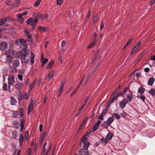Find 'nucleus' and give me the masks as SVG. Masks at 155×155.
<instances>
[{
	"label": "nucleus",
	"instance_id": "f257e3e1",
	"mask_svg": "<svg viewBox=\"0 0 155 155\" xmlns=\"http://www.w3.org/2000/svg\"><path fill=\"white\" fill-rule=\"evenodd\" d=\"M27 23L28 24L31 25L32 28L34 29L36 26L37 21L36 19H33L32 18H30L27 19Z\"/></svg>",
	"mask_w": 155,
	"mask_h": 155
},
{
	"label": "nucleus",
	"instance_id": "f03ea898",
	"mask_svg": "<svg viewBox=\"0 0 155 155\" xmlns=\"http://www.w3.org/2000/svg\"><path fill=\"white\" fill-rule=\"evenodd\" d=\"M15 80L14 76L12 74H9L8 78V84L9 89L10 88L11 85L15 82Z\"/></svg>",
	"mask_w": 155,
	"mask_h": 155
},
{
	"label": "nucleus",
	"instance_id": "7ed1b4c3",
	"mask_svg": "<svg viewBox=\"0 0 155 155\" xmlns=\"http://www.w3.org/2000/svg\"><path fill=\"white\" fill-rule=\"evenodd\" d=\"M20 59L18 58H15L13 59L12 62V66L14 67V69L15 70V68L18 67L20 65Z\"/></svg>",
	"mask_w": 155,
	"mask_h": 155
},
{
	"label": "nucleus",
	"instance_id": "20e7f679",
	"mask_svg": "<svg viewBox=\"0 0 155 155\" xmlns=\"http://www.w3.org/2000/svg\"><path fill=\"white\" fill-rule=\"evenodd\" d=\"M29 54L27 53H25L23 55L21 60L22 63L26 64L28 62L29 60Z\"/></svg>",
	"mask_w": 155,
	"mask_h": 155
},
{
	"label": "nucleus",
	"instance_id": "39448f33",
	"mask_svg": "<svg viewBox=\"0 0 155 155\" xmlns=\"http://www.w3.org/2000/svg\"><path fill=\"white\" fill-rule=\"evenodd\" d=\"M26 41L23 39L21 38L17 40L16 41V44L20 45H23L25 47L27 46V45L26 44Z\"/></svg>",
	"mask_w": 155,
	"mask_h": 155
},
{
	"label": "nucleus",
	"instance_id": "423d86ee",
	"mask_svg": "<svg viewBox=\"0 0 155 155\" xmlns=\"http://www.w3.org/2000/svg\"><path fill=\"white\" fill-rule=\"evenodd\" d=\"M33 15L34 17V19H36L37 22L38 21V18H40L41 19H42L43 18V16L41 12L35 13L33 14Z\"/></svg>",
	"mask_w": 155,
	"mask_h": 155
},
{
	"label": "nucleus",
	"instance_id": "0eeeda50",
	"mask_svg": "<svg viewBox=\"0 0 155 155\" xmlns=\"http://www.w3.org/2000/svg\"><path fill=\"white\" fill-rule=\"evenodd\" d=\"M8 47L7 44L5 42H2L0 43V50L3 51L7 49Z\"/></svg>",
	"mask_w": 155,
	"mask_h": 155
},
{
	"label": "nucleus",
	"instance_id": "6e6552de",
	"mask_svg": "<svg viewBox=\"0 0 155 155\" xmlns=\"http://www.w3.org/2000/svg\"><path fill=\"white\" fill-rule=\"evenodd\" d=\"M127 101L126 99H123L121 101H120L119 103V105H120V108L123 109L125 107L127 104Z\"/></svg>",
	"mask_w": 155,
	"mask_h": 155
},
{
	"label": "nucleus",
	"instance_id": "1a4fd4ad",
	"mask_svg": "<svg viewBox=\"0 0 155 155\" xmlns=\"http://www.w3.org/2000/svg\"><path fill=\"white\" fill-rule=\"evenodd\" d=\"M134 97L133 94H127L126 95V100L127 103L129 102H130L133 100Z\"/></svg>",
	"mask_w": 155,
	"mask_h": 155
},
{
	"label": "nucleus",
	"instance_id": "9d476101",
	"mask_svg": "<svg viewBox=\"0 0 155 155\" xmlns=\"http://www.w3.org/2000/svg\"><path fill=\"white\" fill-rule=\"evenodd\" d=\"M79 155H89V153L87 150H84L83 148L80 149L79 150Z\"/></svg>",
	"mask_w": 155,
	"mask_h": 155
},
{
	"label": "nucleus",
	"instance_id": "9b49d317",
	"mask_svg": "<svg viewBox=\"0 0 155 155\" xmlns=\"http://www.w3.org/2000/svg\"><path fill=\"white\" fill-rule=\"evenodd\" d=\"M14 53L12 49H9L6 51V55L8 57H12L14 54Z\"/></svg>",
	"mask_w": 155,
	"mask_h": 155
},
{
	"label": "nucleus",
	"instance_id": "f8f14e48",
	"mask_svg": "<svg viewBox=\"0 0 155 155\" xmlns=\"http://www.w3.org/2000/svg\"><path fill=\"white\" fill-rule=\"evenodd\" d=\"M13 58L12 57H7L6 58V61L5 63L7 64L10 65L11 63L12 62Z\"/></svg>",
	"mask_w": 155,
	"mask_h": 155
},
{
	"label": "nucleus",
	"instance_id": "ddd939ff",
	"mask_svg": "<svg viewBox=\"0 0 155 155\" xmlns=\"http://www.w3.org/2000/svg\"><path fill=\"white\" fill-rule=\"evenodd\" d=\"M155 81V79L153 77L150 78L148 80L147 84L149 86H152Z\"/></svg>",
	"mask_w": 155,
	"mask_h": 155
},
{
	"label": "nucleus",
	"instance_id": "4468645a",
	"mask_svg": "<svg viewBox=\"0 0 155 155\" xmlns=\"http://www.w3.org/2000/svg\"><path fill=\"white\" fill-rule=\"evenodd\" d=\"M84 150H87L90 145V143L88 141H86V142H84Z\"/></svg>",
	"mask_w": 155,
	"mask_h": 155
},
{
	"label": "nucleus",
	"instance_id": "2eb2a0df",
	"mask_svg": "<svg viewBox=\"0 0 155 155\" xmlns=\"http://www.w3.org/2000/svg\"><path fill=\"white\" fill-rule=\"evenodd\" d=\"M114 117L112 116L109 117L107 121H106L107 122V124H108V125H110V124L112 123L114 120Z\"/></svg>",
	"mask_w": 155,
	"mask_h": 155
},
{
	"label": "nucleus",
	"instance_id": "dca6fc26",
	"mask_svg": "<svg viewBox=\"0 0 155 155\" xmlns=\"http://www.w3.org/2000/svg\"><path fill=\"white\" fill-rule=\"evenodd\" d=\"M15 87L18 89H21L24 86V84H23L20 83L18 82L16 83L14 85Z\"/></svg>",
	"mask_w": 155,
	"mask_h": 155
},
{
	"label": "nucleus",
	"instance_id": "f3484780",
	"mask_svg": "<svg viewBox=\"0 0 155 155\" xmlns=\"http://www.w3.org/2000/svg\"><path fill=\"white\" fill-rule=\"evenodd\" d=\"M18 100L19 101L22 100L23 98V94L20 91H19L18 93Z\"/></svg>",
	"mask_w": 155,
	"mask_h": 155
},
{
	"label": "nucleus",
	"instance_id": "a211bd4d",
	"mask_svg": "<svg viewBox=\"0 0 155 155\" xmlns=\"http://www.w3.org/2000/svg\"><path fill=\"white\" fill-rule=\"evenodd\" d=\"M113 136V134L111 132H109L107 135L106 137V138H107L108 140H111Z\"/></svg>",
	"mask_w": 155,
	"mask_h": 155
},
{
	"label": "nucleus",
	"instance_id": "6ab92c4d",
	"mask_svg": "<svg viewBox=\"0 0 155 155\" xmlns=\"http://www.w3.org/2000/svg\"><path fill=\"white\" fill-rule=\"evenodd\" d=\"M10 104L12 105H13L15 104L16 103V100L15 99L12 97H11V99L10 101Z\"/></svg>",
	"mask_w": 155,
	"mask_h": 155
},
{
	"label": "nucleus",
	"instance_id": "aec40b11",
	"mask_svg": "<svg viewBox=\"0 0 155 155\" xmlns=\"http://www.w3.org/2000/svg\"><path fill=\"white\" fill-rule=\"evenodd\" d=\"M54 75V71H51L48 75V78L49 80H51V79L52 78V77Z\"/></svg>",
	"mask_w": 155,
	"mask_h": 155
},
{
	"label": "nucleus",
	"instance_id": "412c9836",
	"mask_svg": "<svg viewBox=\"0 0 155 155\" xmlns=\"http://www.w3.org/2000/svg\"><path fill=\"white\" fill-rule=\"evenodd\" d=\"M54 63V61L52 60L50 63H49L47 66V68L48 69H49L51 68L53 66V64Z\"/></svg>",
	"mask_w": 155,
	"mask_h": 155
},
{
	"label": "nucleus",
	"instance_id": "4be33fe9",
	"mask_svg": "<svg viewBox=\"0 0 155 155\" xmlns=\"http://www.w3.org/2000/svg\"><path fill=\"white\" fill-rule=\"evenodd\" d=\"M10 88L9 89L8 86L7 87V84H6L4 83L3 84V90L5 91H9L10 90Z\"/></svg>",
	"mask_w": 155,
	"mask_h": 155
},
{
	"label": "nucleus",
	"instance_id": "5701e85b",
	"mask_svg": "<svg viewBox=\"0 0 155 155\" xmlns=\"http://www.w3.org/2000/svg\"><path fill=\"white\" fill-rule=\"evenodd\" d=\"M145 90V89L144 88L140 87L139 88L138 92V93L142 94L144 92Z\"/></svg>",
	"mask_w": 155,
	"mask_h": 155
},
{
	"label": "nucleus",
	"instance_id": "b1692460",
	"mask_svg": "<svg viewBox=\"0 0 155 155\" xmlns=\"http://www.w3.org/2000/svg\"><path fill=\"white\" fill-rule=\"evenodd\" d=\"M19 139L20 146H21L22 145V142L24 140V137L22 134H20Z\"/></svg>",
	"mask_w": 155,
	"mask_h": 155
},
{
	"label": "nucleus",
	"instance_id": "393cba45",
	"mask_svg": "<svg viewBox=\"0 0 155 155\" xmlns=\"http://www.w3.org/2000/svg\"><path fill=\"white\" fill-rule=\"evenodd\" d=\"M6 22V19L5 18L0 19V25L2 26Z\"/></svg>",
	"mask_w": 155,
	"mask_h": 155
},
{
	"label": "nucleus",
	"instance_id": "a878e982",
	"mask_svg": "<svg viewBox=\"0 0 155 155\" xmlns=\"http://www.w3.org/2000/svg\"><path fill=\"white\" fill-rule=\"evenodd\" d=\"M87 120V119H86V118L84 119V120L83 121H82V122L81 123V124L79 128V129L78 130V131H80L81 129L83 127V126L85 124V122Z\"/></svg>",
	"mask_w": 155,
	"mask_h": 155
},
{
	"label": "nucleus",
	"instance_id": "bb28decb",
	"mask_svg": "<svg viewBox=\"0 0 155 155\" xmlns=\"http://www.w3.org/2000/svg\"><path fill=\"white\" fill-rule=\"evenodd\" d=\"M29 94L28 93H25L23 94V98L25 99L28 100L29 97Z\"/></svg>",
	"mask_w": 155,
	"mask_h": 155
},
{
	"label": "nucleus",
	"instance_id": "cd10ccee",
	"mask_svg": "<svg viewBox=\"0 0 155 155\" xmlns=\"http://www.w3.org/2000/svg\"><path fill=\"white\" fill-rule=\"evenodd\" d=\"M38 29L41 31L45 32L48 31V29L45 27L42 26H39L38 28Z\"/></svg>",
	"mask_w": 155,
	"mask_h": 155
},
{
	"label": "nucleus",
	"instance_id": "c85d7f7f",
	"mask_svg": "<svg viewBox=\"0 0 155 155\" xmlns=\"http://www.w3.org/2000/svg\"><path fill=\"white\" fill-rule=\"evenodd\" d=\"M43 54L42 53L41 54V61L42 62H43L45 64L48 61V59L47 58H45L44 59H43Z\"/></svg>",
	"mask_w": 155,
	"mask_h": 155
},
{
	"label": "nucleus",
	"instance_id": "c756f323",
	"mask_svg": "<svg viewBox=\"0 0 155 155\" xmlns=\"http://www.w3.org/2000/svg\"><path fill=\"white\" fill-rule=\"evenodd\" d=\"M25 35L29 39H31V36L29 32L27 31H25Z\"/></svg>",
	"mask_w": 155,
	"mask_h": 155
},
{
	"label": "nucleus",
	"instance_id": "7c9ffc66",
	"mask_svg": "<svg viewBox=\"0 0 155 155\" xmlns=\"http://www.w3.org/2000/svg\"><path fill=\"white\" fill-rule=\"evenodd\" d=\"M12 116L14 118H17L18 116V112L17 111H14L12 114Z\"/></svg>",
	"mask_w": 155,
	"mask_h": 155
},
{
	"label": "nucleus",
	"instance_id": "2f4dec72",
	"mask_svg": "<svg viewBox=\"0 0 155 155\" xmlns=\"http://www.w3.org/2000/svg\"><path fill=\"white\" fill-rule=\"evenodd\" d=\"M148 91L149 93H150L152 96H153L155 95V90L154 89L152 88Z\"/></svg>",
	"mask_w": 155,
	"mask_h": 155
},
{
	"label": "nucleus",
	"instance_id": "473e14b6",
	"mask_svg": "<svg viewBox=\"0 0 155 155\" xmlns=\"http://www.w3.org/2000/svg\"><path fill=\"white\" fill-rule=\"evenodd\" d=\"M17 16L18 18H19L20 19L21 22V23L23 22L24 21V19L22 18V15L21 14H18L17 15Z\"/></svg>",
	"mask_w": 155,
	"mask_h": 155
},
{
	"label": "nucleus",
	"instance_id": "72a5a7b5",
	"mask_svg": "<svg viewBox=\"0 0 155 155\" xmlns=\"http://www.w3.org/2000/svg\"><path fill=\"white\" fill-rule=\"evenodd\" d=\"M127 89L128 88L126 87L124 89V91H123L120 92L119 93L120 96H122L126 93L127 91Z\"/></svg>",
	"mask_w": 155,
	"mask_h": 155
},
{
	"label": "nucleus",
	"instance_id": "f704fd0d",
	"mask_svg": "<svg viewBox=\"0 0 155 155\" xmlns=\"http://www.w3.org/2000/svg\"><path fill=\"white\" fill-rule=\"evenodd\" d=\"M100 140L102 143H104L105 144H107L108 142L107 140L104 137H102Z\"/></svg>",
	"mask_w": 155,
	"mask_h": 155
},
{
	"label": "nucleus",
	"instance_id": "c9c22d12",
	"mask_svg": "<svg viewBox=\"0 0 155 155\" xmlns=\"http://www.w3.org/2000/svg\"><path fill=\"white\" fill-rule=\"evenodd\" d=\"M110 125H108V124H107V122L106 121L104 122V123L102 124V126L104 127V128H107Z\"/></svg>",
	"mask_w": 155,
	"mask_h": 155
},
{
	"label": "nucleus",
	"instance_id": "e433bc0d",
	"mask_svg": "<svg viewBox=\"0 0 155 155\" xmlns=\"http://www.w3.org/2000/svg\"><path fill=\"white\" fill-rule=\"evenodd\" d=\"M32 107H33L29 105H28V114H29L30 112L32 111Z\"/></svg>",
	"mask_w": 155,
	"mask_h": 155
},
{
	"label": "nucleus",
	"instance_id": "4c0bfd02",
	"mask_svg": "<svg viewBox=\"0 0 155 155\" xmlns=\"http://www.w3.org/2000/svg\"><path fill=\"white\" fill-rule=\"evenodd\" d=\"M35 81L32 82L29 86V90H31L34 86Z\"/></svg>",
	"mask_w": 155,
	"mask_h": 155
},
{
	"label": "nucleus",
	"instance_id": "58836bf2",
	"mask_svg": "<svg viewBox=\"0 0 155 155\" xmlns=\"http://www.w3.org/2000/svg\"><path fill=\"white\" fill-rule=\"evenodd\" d=\"M12 135L11 137L13 139L15 138H16V137L17 135V132L15 131H13L12 132Z\"/></svg>",
	"mask_w": 155,
	"mask_h": 155
},
{
	"label": "nucleus",
	"instance_id": "ea45409f",
	"mask_svg": "<svg viewBox=\"0 0 155 155\" xmlns=\"http://www.w3.org/2000/svg\"><path fill=\"white\" fill-rule=\"evenodd\" d=\"M35 58V55L33 53L31 54V64H32L34 63V58Z\"/></svg>",
	"mask_w": 155,
	"mask_h": 155
},
{
	"label": "nucleus",
	"instance_id": "a19ab883",
	"mask_svg": "<svg viewBox=\"0 0 155 155\" xmlns=\"http://www.w3.org/2000/svg\"><path fill=\"white\" fill-rule=\"evenodd\" d=\"M99 126V125H98L97 124H95L94 125L93 128L92 129V131H95L98 128Z\"/></svg>",
	"mask_w": 155,
	"mask_h": 155
},
{
	"label": "nucleus",
	"instance_id": "79ce46f5",
	"mask_svg": "<svg viewBox=\"0 0 155 155\" xmlns=\"http://www.w3.org/2000/svg\"><path fill=\"white\" fill-rule=\"evenodd\" d=\"M114 117V116L117 119H119L120 118V116L118 114L116 113H114L112 115Z\"/></svg>",
	"mask_w": 155,
	"mask_h": 155
},
{
	"label": "nucleus",
	"instance_id": "37998d69",
	"mask_svg": "<svg viewBox=\"0 0 155 155\" xmlns=\"http://www.w3.org/2000/svg\"><path fill=\"white\" fill-rule=\"evenodd\" d=\"M93 74V71L91 72L90 74H89L87 77V78L86 79V82L87 83L89 79H90V78L91 77Z\"/></svg>",
	"mask_w": 155,
	"mask_h": 155
},
{
	"label": "nucleus",
	"instance_id": "c03bdc74",
	"mask_svg": "<svg viewBox=\"0 0 155 155\" xmlns=\"http://www.w3.org/2000/svg\"><path fill=\"white\" fill-rule=\"evenodd\" d=\"M29 135V133L28 131H26L25 133V139L26 140H27L28 139Z\"/></svg>",
	"mask_w": 155,
	"mask_h": 155
},
{
	"label": "nucleus",
	"instance_id": "a18cd8bd",
	"mask_svg": "<svg viewBox=\"0 0 155 155\" xmlns=\"http://www.w3.org/2000/svg\"><path fill=\"white\" fill-rule=\"evenodd\" d=\"M25 123V120L24 119H21L20 123V127H24V125Z\"/></svg>",
	"mask_w": 155,
	"mask_h": 155
},
{
	"label": "nucleus",
	"instance_id": "49530a36",
	"mask_svg": "<svg viewBox=\"0 0 155 155\" xmlns=\"http://www.w3.org/2000/svg\"><path fill=\"white\" fill-rule=\"evenodd\" d=\"M46 135V132H45L43 133L41 136L40 138H41V140H42V141H43V140H44V139Z\"/></svg>",
	"mask_w": 155,
	"mask_h": 155
},
{
	"label": "nucleus",
	"instance_id": "de8ad7c7",
	"mask_svg": "<svg viewBox=\"0 0 155 155\" xmlns=\"http://www.w3.org/2000/svg\"><path fill=\"white\" fill-rule=\"evenodd\" d=\"M87 139V137H86V135L84 136L82 138L81 141L83 142H86V141H85Z\"/></svg>",
	"mask_w": 155,
	"mask_h": 155
},
{
	"label": "nucleus",
	"instance_id": "09e8293b",
	"mask_svg": "<svg viewBox=\"0 0 155 155\" xmlns=\"http://www.w3.org/2000/svg\"><path fill=\"white\" fill-rule=\"evenodd\" d=\"M41 2V0H37L34 4L35 6H38L40 4Z\"/></svg>",
	"mask_w": 155,
	"mask_h": 155
},
{
	"label": "nucleus",
	"instance_id": "8fccbe9b",
	"mask_svg": "<svg viewBox=\"0 0 155 155\" xmlns=\"http://www.w3.org/2000/svg\"><path fill=\"white\" fill-rule=\"evenodd\" d=\"M120 96V94L119 93H118L117 94L114 95V97H113L112 98L113 100H114V101H115L117 98L119 97Z\"/></svg>",
	"mask_w": 155,
	"mask_h": 155
},
{
	"label": "nucleus",
	"instance_id": "3c124183",
	"mask_svg": "<svg viewBox=\"0 0 155 155\" xmlns=\"http://www.w3.org/2000/svg\"><path fill=\"white\" fill-rule=\"evenodd\" d=\"M137 48H136L135 46L134 47V48H133L131 52V54H133L137 50Z\"/></svg>",
	"mask_w": 155,
	"mask_h": 155
},
{
	"label": "nucleus",
	"instance_id": "603ef678",
	"mask_svg": "<svg viewBox=\"0 0 155 155\" xmlns=\"http://www.w3.org/2000/svg\"><path fill=\"white\" fill-rule=\"evenodd\" d=\"M19 114L21 116H22L23 114V108H21L19 110Z\"/></svg>",
	"mask_w": 155,
	"mask_h": 155
},
{
	"label": "nucleus",
	"instance_id": "864d4df0",
	"mask_svg": "<svg viewBox=\"0 0 155 155\" xmlns=\"http://www.w3.org/2000/svg\"><path fill=\"white\" fill-rule=\"evenodd\" d=\"M18 79L21 81H22L23 80V76L21 74H18Z\"/></svg>",
	"mask_w": 155,
	"mask_h": 155
},
{
	"label": "nucleus",
	"instance_id": "5fc2aeb1",
	"mask_svg": "<svg viewBox=\"0 0 155 155\" xmlns=\"http://www.w3.org/2000/svg\"><path fill=\"white\" fill-rule=\"evenodd\" d=\"M115 101H114V100H113L112 98H111L109 101L107 103V105L108 104H110L111 103H113ZM109 106H108V105H107V107H108Z\"/></svg>",
	"mask_w": 155,
	"mask_h": 155
},
{
	"label": "nucleus",
	"instance_id": "6e6d98bb",
	"mask_svg": "<svg viewBox=\"0 0 155 155\" xmlns=\"http://www.w3.org/2000/svg\"><path fill=\"white\" fill-rule=\"evenodd\" d=\"M63 0H57V4L61 5L62 3Z\"/></svg>",
	"mask_w": 155,
	"mask_h": 155
},
{
	"label": "nucleus",
	"instance_id": "4d7b16f0",
	"mask_svg": "<svg viewBox=\"0 0 155 155\" xmlns=\"http://www.w3.org/2000/svg\"><path fill=\"white\" fill-rule=\"evenodd\" d=\"M118 91V89H116L114 91L112 92L111 94V96L114 95V94H116Z\"/></svg>",
	"mask_w": 155,
	"mask_h": 155
},
{
	"label": "nucleus",
	"instance_id": "13d9d810",
	"mask_svg": "<svg viewBox=\"0 0 155 155\" xmlns=\"http://www.w3.org/2000/svg\"><path fill=\"white\" fill-rule=\"evenodd\" d=\"M140 99H141L143 102H144L146 98L142 94Z\"/></svg>",
	"mask_w": 155,
	"mask_h": 155
},
{
	"label": "nucleus",
	"instance_id": "bf43d9fd",
	"mask_svg": "<svg viewBox=\"0 0 155 155\" xmlns=\"http://www.w3.org/2000/svg\"><path fill=\"white\" fill-rule=\"evenodd\" d=\"M58 59L60 63H62L63 62L62 59V57L61 55H59L58 56Z\"/></svg>",
	"mask_w": 155,
	"mask_h": 155
},
{
	"label": "nucleus",
	"instance_id": "052dcab7",
	"mask_svg": "<svg viewBox=\"0 0 155 155\" xmlns=\"http://www.w3.org/2000/svg\"><path fill=\"white\" fill-rule=\"evenodd\" d=\"M6 19L7 21H11L12 20V18L11 17H7L5 18Z\"/></svg>",
	"mask_w": 155,
	"mask_h": 155
},
{
	"label": "nucleus",
	"instance_id": "680f3d73",
	"mask_svg": "<svg viewBox=\"0 0 155 155\" xmlns=\"http://www.w3.org/2000/svg\"><path fill=\"white\" fill-rule=\"evenodd\" d=\"M98 20V18L97 16H94L93 20L94 23H96Z\"/></svg>",
	"mask_w": 155,
	"mask_h": 155
},
{
	"label": "nucleus",
	"instance_id": "e2e57ef3",
	"mask_svg": "<svg viewBox=\"0 0 155 155\" xmlns=\"http://www.w3.org/2000/svg\"><path fill=\"white\" fill-rule=\"evenodd\" d=\"M98 56V52H97V53H96V54L94 58L92 60V62H93L94 61H95L96 60Z\"/></svg>",
	"mask_w": 155,
	"mask_h": 155
},
{
	"label": "nucleus",
	"instance_id": "0e129e2a",
	"mask_svg": "<svg viewBox=\"0 0 155 155\" xmlns=\"http://www.w3.org/2000/svg\"><path fill=\"white\" fill-rule=\"evenodd\" d=\"M141 42L140 41H139L137 44L135 46L136 48L138 49L141 44Z\"/></svg>",
	"mask_w": 155,
	"mask_h": 155
},
{
	"label": "nucleus",
	"instance_id": "69168bd1",
	"mask_svg": "<svg viewBox=\"0 0 155 155\" xmlns=\"http://www.w3.org/2000/svg\"><path fill=\"white\" fill-rule=\"evenodd\" d=\"M133 40V39L132 38H131L130 39H129V40L128 41V42L126 44V46H127Z\"/></svg>",
	"mask_w": 155,
	"mask_h": 155
},
{
	"label": "nucleus",
	"instance_id": "338daca9",
	"mask_svg": "<svg viewBox=\"0 0 155 155\" xmlns=\"http://www.w3.org/2000/svg\"><path fill=\"white\" fill-rule=\"evenodd\" d=\"M107 110L105 109H104V110H103L102 112V114L104 115L107 113Z\"/></svg>",
	"mask_w": 155,
	"mask_h": 155
},
{
	"label": "nucleus",
	"instance_id": "774afa93",
	"mask_svg": "<svg viewBox=\"0 0 155 155\" xmlns=\"http://www.w3.org/2000/svg\"><path fill=\"white\" fill-rule=\"evenodd\" d=\"M95 44L94 43H91L90 45L88 47V48H90L92 47Z\"/></svg>",
	"mask_w": 155,
	"mask_h": 155
}]
</instances>
